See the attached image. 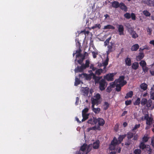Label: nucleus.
<instances>
[{"label": "nucleus", "mask_w": 154, "mask_h": 154, "mask_svg": "<svg viewBox=\"0 0 154 154\" xmlns=\"http://www.w3.org/2000/svg\"><path fill=\"white\" fill-rule=\"evenodd\" d=\"M99 84V88L101 91L104 90L107 85V83L104 79L98 81L97 84Z\"/></svg>", "instance_id": "nucleus-1"}, {"label": "nucleus", "mask_w": 154, "mask_h": 154, "mask_svg": "<svg viewBox=\"0 0 154 154\" xmlns=\"http://www.w3.org/2000/svg\"><path fill=\"white\" fill-rule=\"evenodd\" d=\"M92 105H98L101 102V97H94L91 98Z\"/></svg>", "instance_id": "nucleus-2"}, {"label": "nucleus", "mask_w": 154, "mask_h": 154, "mask_svg": "<svg viewBox=\"0 0 154 154\" xmlns=\"http://www.w3.org/2000/svg\"><path fill=\"white\" fill-rule=\"evenodd\" d=\"M142 120H146V124L149 126L151 125L152 123V119L151 118L149 117V115L148 114H146L144 116H143L142 117Z\"/></svg>", "instance_id": "nucleus-3"}, {"label": "nucleus", "mask_w": 154, "mask_h": 154, "mask_svg": "<svg viewBox=\"0 0 154 154\" xmlns=\"http://www.w3.org/2000/svg\"><path fill=\"white\" fill-rule=\"evenodd\" d=\"M114 73H111L106 74L103 76V79L105 80L106 79L108 81H113L114 76Z\"/></svg>", "instance_id": "nucleus-4"}, {"label": "nucleus", "mask_w": 154, "mask_h": 154, "mask_svg": "<svg viewBox=\"0 0 154 154\" xmlns=\"http://www.w3.org/2000/svg\"><path fill=\"white\" fill-rule=\"evenodd\" d=\"M125 77L123 75L120 76L118 79H117V82L119 84H125V85L127 83V82L124 80Z\"/></svg>", "instance_id": "nucleus-5"}, {"label": "nucleus", "mask_w": 154, "mask_h": 154, "mask_svg": "<svg viewBox=\"0 0 154 154\" xmlns=\"http://www.w3.org/2000/svg\"><path fill=\"white\" fill-rule=\"evenodd\" d=\"M113 43L111 42L109 43V44L107 45V51L106 52V55H108L109 54L112 52L113 51Z\"/></svg>", "instance_id": "nucleus-6"}, {"label": "nucleus", "mask_w": 154, "mask_h": 154, "mask_svg": "<svg viewBox=\"0 0 154 154\" xmlns=\"http://www.w3.org/2000/svg\"><path fill=\"white\" fill-rule=\"evenodd\" d=\"M89 91V88L87 87H82L81 89V93L84 96H88Z\"/></svg>", "instance_id": "nucleus-7"}, {"label": "nucleus", "mask_w": 154, "mask_h": 154, "mask_svg": "<svg viewBox=\"0 0 154 154\" xmlns=\"http://www.w3.org/2000/svg\"><path fill=\"white\" fill-rule=\"evenodd\" d=\"M97 123H98V124L97 126H99L100 127V126H103L105 123L104 120L102 118H99L98 119H96Z\"/></svg>", "instance_id": "nucleus-8"}, {"label": "nucleus", "mask_w": 154, "mask_h": 154, "mask_svg": "<svg viewBox=\"0 0 154 154\" xmlns=\"http://www.w3.org/2000/svg\"><path fill=\"white\" fill-rule=\"evenodd\" d=\"M85 69V67L83 65H81V66H78L75 69V72H82L83 70Z\"/></svg>", "instance_id": "nucleus-9"}, {"label": "nucleus", "mask_w": 154, "mask_h": 154, "mask_svg": "<svg viewBox=\"0 0 154 154\" xmlns=\"http://www.w3.org/2000/svg\"><path fill=\"white\" fill-rule=\"evenodd\" d=\"M144 4H146L149 6L154 7V0H144L143 1Z\"/></svg>", "instance_id": "nucleus-10"}, {"label": "nucleus", "mask_w": 154, "mask_h": 154, "mask_svg": "<svg viewBox=\"0 0 154 154\" xmlns=\"http://www.w3.org/2000/svg\"><path fill=\"white\" fill-rule=\"evenodd\" d=\"M119 8L125 12H126L128 11V8L126 5L123 2L120 3Z\"/></svg>", "instance_id": "nucleus-11"}, {"label": "nucleus", "mask_w": 154, "mask_h": 154, "mask_svg": "<svg viewBox=\"0 0 154 154\" xmlns=\"http://www.w3.org/2000/svg\"><path fill=\"white\" fill-rule=\"evenodd\" d=\"M118 30L119 33V35H124V27L122 25H118Z\"/></svg>", "instance_id": "nucleus-12"}, {"label": "nucleus", "mask_w": 154, "mask_h": 154, "mask_svg": "<svg viewBox=\"0 0 154 154\" xmlns=\"http://www.w3.org/2000/svg\"><path fill=\"white\" fill-rule=\"evenodd\" d=\"M93 78L96 84H97L98 81H100L102 79H103L102 76H97L94 74H93Z\"/></svg>", "instance_id": "nucleus-13"}, {"label": "nucleus", "mask_w": 154, "mask_h": 154, "mask_svg": "<svg viewBox=\"0 0 154 154\" xmlns=\"http://www.w3.org/2000/svg\"><path fill=\"white\" fill-rule=\"evenodd\" d=\"M88 123L91 125H95L97 124L96 118L93 117V118H91L88 121Z\"/></svg>", "instance_id": "nucleus-14"}, {"label": "nucleus", "mask_w": 154, "mask_h": 154, "mask_svg": "<svg viewBox=\"0 0 154 154\" xmlns=\"http://www.w3.org/2000/svg\"><path fill=\"white\" fill-rule=\"evenodd\" d=\"M144 57V54L143 52L140 53L138 56H137L136 59L137 61H139L142 59Z\"/></svg>", "instance_id": "nucleus-15"}, {"label": "nucleus", "mask_w": 154, "mask_h": 154, "mask_svg": "<svg viewBox=\"0 0 154 154\" xmlns=\"http://www.w3.org/2000/svg\"><path fill=\"white\" fill-rule=\"evenodd\" d=\"M139 48V45L136 44L134 45H132L131 48V51H137Z\"/></svg>", "instance_id": "nucleus-16"}, {"label": "nucleus", "mask_w": 154, "mask_h": 154, "mask_svg": "<svg viewBox=\"0 0 154 154\" xmlns=\"http://www.w3.org/2000/svg\"><path fill=\"white\" fill-rule=\"evenodd\" d=\"M112 6L115 8H119L120 3L118 1H114L112 2Z\"/></svg>", "instance_id": "nucleus-17"}, {"label": "nucleus", "mask_w": 154, "mask_h": 154, "mask_svg": "<svg viewBox=\"0 0 154 154\" xmlns=\"http://www.w3.org/2000/svg\"><path fill=\"white\" fill-rule=\"evenodd\" d=\"M124 84H117L116 85V90L117 92L120 91L121 90L122 87L124 86Z\"/></svg>", "instance_id": "nucleus-18"}, {"label": "nucleus", "mask_w": 154, "mask_h": 154, "mask_svg": "<svg viewBox=\"0 0 154 154\" xmlns=\"http://www.w3.org/2000/svg\"><path fill=\"white\" fill-rule=\"evenodd\" d=\"M91 109L96 114H98L100 111V109L99 108H95L94 106L92 105Z\"/></svg>", "instance_id": "nucleus-19"}, {"label": "nucleus", "mask_w": 154, "mask_h": 154, "mask_svg": "<svg viewBox=\"0 0 154 154\" xmlns=\"http://www.w3.org/2000/svg\"><path fill=\"white\" fill-rule=\"evenodd\" d=\"M125 62L126 65L130 66L131 65V60L130 58L127 57L125 59Z\"/></svg>", "instance_id": "nucleus-20"}, {"label": "nucleus", "mask_w": 154, "mask_h": 154, "mask_svg": "<svg viewBox=\"0 0 154 154\" xmlns=\"http://www.w3.org/2000/svg\"><path fill=\"white\" fill-rule=\"evenodd\" d=\"M109 60V55H106V57L105 60L102 63L103 66H104V68H106V66L108 64V63Z\"/></svg>", "instance_id": "nucleus-21"}, {"label": "nucleus", "mask_w": 154, "mask_h": 154, "mask_svg": "<svg viewBox=\"0 0 154 154\" xmlns=\"http://www.w3.org/2000/svg\"><path fill=\"white\" fill-rule=\"evenodd\" d=\"M139 66L138 63L137 62H134L132 63L131 67L133 69L136 70L138 68Z\"/></svg>", "instance_id": "nucleus-22"}, {"label": "nucleus", "mask_w": 154, "mask_h": 154, "mask_svg": "<svg viewBox=\"0 0 154 154\" xmlns=\"http://www.w3.org/2000/svg\"><path fill=\"white\" fill-rule=\"evenodd\" d=\"M115 29V27L111 25H107L106 26H104V27L103 28V29Z\"/></svg>", "instance_id": "nucleus-23"}, {"label": "nucleus", "mask_w": 154, "mask_h": 154, "mask_svg": "<svg viewBox=\"0 0 154 154\" xmlns=\"http://www.w3.org/2000/svg\"><path fill=\"white\" fill-rule=\"evenodd\" d=\"M126 134H125L122 135H120L118 138V143H120L122 141L123 139L126 137Z\"/></svg>", "instance_id": "nucleus-24"}, {"label": "nucleus", "mask_w": 154, "mask_h": 154, "mask_svg": "<svg viewBox=\"0 0 154 154\" xmlns=\"http://www.w3.org/2000/svg\"><path fill=\"white\" fill-rule=\"evenodd\" d=\"M99 141L98 140H97L93 144V148L95 149H98L99 146Z\"/></svg>", "instance_id": "nucleus-25"}, {"label": "nucleus", "mask_w": 154, "mask_h": 154, "mask_svg": "<svg viewBox=\"0 0 154 154\" xmlns=\"http://www.w3.org/2000/svg\"><path fill=\"white\" fill-rule=\"evenodd\" d=\"M81 50L80 48H79L78 50L76 51V57H82L83 56V55L81 53Z\"/></svg>", "instance_id": "nucleus-26"}, {"label": "nucleus", "mask_w": 154, "mask_h": 154, "mask_svg": "<svg viewBox=\"0 0 154 154\" xmlns=\"http://www.w3.org/2000/svg\"><path fill=\"white\" fill-rule=\"evenodd\" d=\"M147 85L145 83H142L140 85V87L141 89L144 91L146 90L147 88Z\"/></svg>", "instance_id": "nucleus-27"}, {"label": "nucleus", "mask_w": 154, "mask_h": 154, "mask_svg": "<svg viewBox=\"0 0 154 154\" xmlns=\"http://www.w3.org/2000/svg\"><path fill=\"white\" fill-rule=\"evenodd\" d=\"M118 143L117 139L115 137L113 140L111 141V144L114 146H116Z\"/></svg>", "instance_id": "nucleus-28"}, {"label": "nucleus", "mask_w": 154, "mask_h": 154, "mask_svg": "<svg viewBox=\"0 0 154 154\" xmlns=\"http://www.w3.org/2000/svg\"><path fill=\"white\" fill-rule=\"evenodd\" d=\"M90 61L88 60H86L85 64H83L82 65L85 67V69L88 67L89 66Z\"/></svg>", "instance_id": "nucleus-29"}, {"label": "nucleus", "mask_w": 154, "mask_h": 154, "mask_svg": "<svg viewBox=\"0 0 154 154\" xmlns=\"http://www.w3.org/2000/svg\"><path fill=\"white\" fill-rule=\"evenodd\" d=\"M103 72V69H102L100 68L96 70L95 73L96 74L100 75Z\"/></svg>", "instance_id": "nucleus-30"}, {"label": "nucleus", "mask_w": 154, "mask_h": 154, "mask_svg": "<svg viewBox=\"0 0 154 154\" xmlns=\"http://www.w3.org/2000/svg\"><path fill=\"white\" fill-rule=\"evenodd\" d=\"M140 148L142 149H143L146 148V145H145L144 143L141 142L140 144Z\"/></svg>", "instance_id": "nucleus-31"}, {"label": "nucleus", "mask_w": 154, "mask_h": 154, "mask_svg": "<svg viewBox=\"0 0 154 154\" xmlns=\"http://www.w3.org/2000/svg\"><path fill=\"white\" fill-rule=\"evenodd\" d=\"M127 135V138L128 139H130L133 136L134 134L133 133L131 132H129L126 134Z\"/></svg>", "instance_id": "nucleus-32"}, {"label": "nucleus", "mask_w": 154, "mask_h": 154, "mask_svg": "<svg viewBox=\"0 0 154 154\" xmlns=\"http://www.w3.org/2000/svg\"><path fill=\"white\" fill-rule=\"evenodd\" d=\"M86 147L87 146L86 145L84 144L83 146H82L80 149V151L83 152H85L86 151Z\"/></svg>", "instance_id": "nucleus-33"}, {"label": "nucleus", "mask_w": 154, "mask_h": 154, "mask_svg": "<svg viewBox=\"0 0 154 154\" xmlns=\"http://www.w3.org/2000/svg\"><path fill=\"white\" fill-rule=\"evenodd\" d=\"M139 64L142 67H143L144 66H146V62L144 60H141L139 63Z\"/></svg>", "instance_id": "nucleus-34"}, {"label": "nucleus", "mask_w": 154, "mask_h": 154, "mask_svg": "<svg viewBox=\"0 0 154 154\" xmlns=\"http://www.w3.org/2000/svg\"><path fill=\"white\" fill-rule=\"evenodd\" d=\"M143 14L146 17H149L150 16V13L147 10H144L143 11Z\"/></svg>", "instance_id": "nucleus-35"}, {"label": "nucleus", "mask_w": 154, "mask_h": 154, "mask_svg": "<svg viewBox=\"0 0 154 154\" xmlns=\"http://www.w3.org/2000/svg\"><path fill=\"white\" fill-rule=\"evenodd\" d=\"M131 35H132V37L134 39L137 38L138 37V35L137 34L135 31L133 32Z\"/></svg>", "instance_id": "nucleus-36"}, {"label": "nucleus", "mask_w": 154, "mask_h": 154, "mask_svg": "<svg viewBox=\"0 0 154 154\" xmlns=\"http://www.w3.org/2000/svg\"><path fill=\"white\" fill-rule=\"evenodd\" d=\"M152 101L151 100H148L147 101V102L146 103V106L147 107H150L152 105Z\"/></svg>", "instance_id": "nucleus-37"}, {"label": "nucleus", "mask_w": 154, "mask_h": 154, "mask_svg": "<svg viewBox=\"0 0 154 154\" xmlns=\"http://www.w3.org/2000/svg\"><path fill=\"white\" fill-rule=\"evenodd\" d=\"M147 100L146 99L143 98L141 100V103L142 106H144L146 105V103L147 102Z\"/></svg>", "instance_id": "nucleus-38"}, {"label": "nucleus", "mask_w": 154, "mask_h": 154, "mask_svg": "<svg viewBox=\"0 0 154 154\" xmlns=\"http://www.w3.org/2000/svg\"><path fill=\"white\" fill-rule=\"evenodd\" d=\"M80 81L79 79L76 78L75 82V85L77 86L80 84Z\"/></svg>", "instance_id": "nucleus-39"}, {"label": "nucleus", "mask_w": 154, "mask_h": 154, "mask_svg": "<svg viewBox=\"0 0 154 154\" xmlns=\"http://www.w3.org/2000/svg\"><path fill=\"white\" fill-rule=\"evenodd\" d=\"M92 130H100L101 129L100 127H99V126H97V125H95L94 126L91 127Z\"/></svg>", "instance_id": "nucleus-40"}, {"label": "nucleus", "mask_w": 154, "mask_h": 154, "mask_svg": "<svg viewBox=\"0 0 154 154\" xmlns=\"http://www.w3.org/2000/svg\"><path fill=\"white\" fill-rule=\"evenodd\" d=\"M101 26L99 24H95L94 26L91 27V29H94L96 28H98L99 29L101 28Z\"/></svg>", "instance_id": "nucleus-41"}, {"label": "nucleus", "mask_w": 154, "mask_h": 154, "mask_svg": "<svg viewBox=\"0 0 154 154\" xmlns=\"http://www.w3.org/2000/svg\"><path fill=\"white\" fill-rule=\"evenodd\" d=\"M91 149V148H90L89 146H88L86 147V151L85 152H82V154H87V153L89 152Z\"/></svg>", "instance_id": "nucleus-42"}, {"label": "nucleus", "mask_w": 154, "mask_h": 154, "mask_svg": "<svg viewBox=\"0 0 154 154\" xmlns=\"http://www.w3.org/2000/svg\"><path fill=\"white\" fill-rule=\"evenodd\" d=\"M140 103V98H138L135 102L134 103L135 105H138Z\"/></svg>", "instance_id": "nucleus-43"}, {"label": "nucleus", "mask_w": 154, "mask_h": 154, "mask_svg": "<svg viewBox=\"0 0 154 154\" xmlns=\"http://www.w3.org/2000/svg\"><path fill=\"white\" fill-rule=\"evenodd\" d=\"M131 143V140L130 139H128L126 141L125 145L126 146H128Z\"/></svg>", "instance_id": "nucleus-44"}, {"label": "nucleus", "mask_w": 154, "mask_h": 154, "mask_svg": "<svg viewBox=\"0 0 154 154\" xmlns=\"http://www.w3.org/2000/svg\"><path fill=\"white\" fill-rule=\"evenodd\" d=\"M104 109L105 110L107 109L109 107V104L107 102H105L103 105Z\"/></svg>", "instance_id": "nucleus-45"}, {"label": "nucleus", "mask_w": 154, "mask_h": 154, "mask_svg": "<svg viewBox=\"0 0 154 154\" xmlns=\"http://www.w3.org/2000/svg\"><path fill=\"white\" fill-rule=\"evenodd\" d=\"M81 59L79 60H78V63L80 65H82V63L83 62V60L85 59V57H81Z\"/></svg>", "instance_id": "nucleus-46"}, {"label": "nucleus", "mask_w": 154, "mask_h": 154, "mask_svg": "<svg viewBox=\"0 0 154 154\" xmlns=\"http://www.w3.org/2000/svg\"><path fill=\"white\" fill-rule=\"evenodd\" d=\"M124 17L127 19H129L131 18V15L130 13H127L124 15Z\"/></svg>", "instance_id": "nucleus-47"}, {"label": "nucleus", "mask_w": 154, "mask_h": 154, "mask_svg": "<svg viewBox=\"0 0 154 154\" xmlns=\"http://www.w3.org/2000/svg\"><path fill=\"white\" fill-rule=\"evenodd\" d=\"M148 137L146 136H144L143 137L142 139V142L144 143L147 142L148 140Z\"/></svg>", "instance_id": "nucleus-48"}, {"label": "nucleus", "mask_w": 154, "mask_h": 154, "mask_svg": "<svg viewBox=\"0 0 154 154\" xmlns=\"http://www.w3.org/2000/svg\"><path fill=\"white\" fill-rule=\"evenodd\" d=\"M141 151L140 149H135L134 151V153L135 154H140Z\"/></svg>", "instance_id": "nucleus-49"}, {"label": "nucleus", "mask_w": 154, "mask_h": 154, "mask_svg": "<svg viewBox=\"0 0 154 154\" xmlns=\"http://www.w3.org/2000/svg\"><path fill=\"white\" fill-rule=\"evenodd\" d=\"M142 68L143 71L144 72V73L147 72L149 70L148 68L146 67V66L142 67Z\"/></svg>", "instance_id": "nucleus-50"}, {"label": "nucleus", "mask_w": 154, "mask_h": 154, "mask_svg": "<svg viewBox=\"0 0 154 154\" xmlns=\"http://www.w3.org/2000/svg\"><path fill=\"white\" fill-rule=\"evenodd\" d=\"M147 32H148L149 33L148 34L149 35H151L152 29L151 28L148 27L147 29Z\"/></svg>", "instance_id": "nucleus-51"}, {"label": "nucleus", "mask_w": 154, "mask_h": 154, "mask_svg": "<svg viewBox=\"0 0 154 154\" xmlns=\"http://www.w3.org/2000/svg\"><path fill=\"white\" fill-rule=\"evenodd\" d=\"M131 17L132 19L133 20H136V16L134 13H131Z\"/></svg>", "instance_id": "nucleus-52"}, {"label": "nucleus", "mask_w": 154, "mask_h": 154, "mask_svg": "<svg viewBox=\"0 0 154 154\" xmlns=\"http://www.w3.org/2000/svg\"><path fill=\"white\" fill-rule=\"evenodd\" d=\"M133 95V92L131 91L126 94V96H132Z\"/></svg>", "instance_id": "nucleus-53"}, {"label": "nucleus", "mask_w": 154, "mask_h": 154, "mask_svg": "<svg viewBox=\"0 0 154 154\" xmlns=\"http://www.w3.org/2000/svg\"><path fill=\"white\" fill-rule=\"evenodd\" d=\"M90 68L92 69V70L94 71L96 69V68L94 66V65L91 64L90 66Z\"/></svg>", "instance_id": "nucleus-54"}, {"label": "nucleus", "mask_w": 154, "mask_h": 154, "mask_svg": "<svg viewBox=\"0 0 154 154\" xmlns=\"http://www.w3.org/2000/svg\"><path fill=\"white\" fill-rule=\"evenodd\" d=\"M88 109L86 108H85L82 111V114H86V113L88 112Z\"/></svg>", "instance_id": "nucleus-55"}, {"label": "nucleus", "mask_w": 154, "mask_h": 154, "mask_svg": "<svg viewBox=\"0 0 154 154\" xmlns=\"http://www.w3.org/2000/svg\"><path fill=\"white\" fill-rule=\"evenodd\" d=\"M140 126V124L136 125L132 129L133 131H134V130L136 129L137 128H139Z\"/></svg>", "instance_id": "nucleus-56"}, {"label": "nucleus", "mask_w": 154, "mask_h": 154, "mask_svg": "<svg viewBox=\"0 0 154 154\" xmlns=\"http://www.w3.org/2000/svg\"><path fill=\"white\" fill-rule=\"evenodd\" d=\"M92 54L94 58H95L97 57V55L98 54V53L93 51L92 52Z\"/></svg>", "instance_id": "nucleus-57"}, {"label": "nucleus", "mask_w": 154, "mask_h": 154, "mask_svg": "<svg viewBox=\"0 0 154 154\" xmlns=\"http://www.w3.org/2000/svg\"><path fill=\"white\" fill-rule=\"evenodd\" d=\"M146 149L148 151V153L150 154L152 152V149L150 148L149 146H148L147 147H146Z\"/></svg>", "instance_id": "nucleus-58"}, {"label": "nucleus", "mask_w": 154, "mask_h": 154, "mask_svg": "<svg viewBox=\"0 0 154 154\" xmlns=\"http://www.w3.org/2000/svg\"><path fill=\"white\" fill-rule=\"evenodd\" d=\"M134 29L132 28H131L129 29L128 32L130 33V34H131L133 32H134Z\"/></svg>", "instance_id": "nucleus-59"}, {"label": "nucleus", "mask_w": 154, "mask_h": 154, "mask_svg": "<svg viewBox=\"0 0 154 154\" xmlns=\"http://www.w3.org/2000/svg\"><path fill=\"white\" fill-rule=\"evenodd\" d=\"M89 114H82V117H84V118L86 119H87L88 118Z\"/></svg>", "instance_id": "nucleus-60"}, {"label": "nucleus", "mask_w": 154, "mask_h": 154, "mask_svg": "<svg viewBox=\"0 0 154 154\" xmlns=\"http://www.w3.org/2000/svg\"><path fill=\"white\" fill-rule=\"evenodd\" d=\"M116 146H114L111 144L109 147L110 149L111 150H114L115 149V147Z\"/></svg>", "instance_id": "nucleus-61"}, {"label": "nucleus", "mask_w": 154, "mask_h": 154, "mask_svg": "<svg viewBox=\"0 0 154 154\" xmlns=\"http://www.w3.org/2000/svg\"><path fill=\"white\" fill-rule=\"evenodd\" d=\"M131 103V100H127L125 101V103L126 105H128L130 104Z\"/></svg>", "instance_id": "nucleus-62"}, {"label": "nucleus", "mask_w": 154, "mask_h": 154, "mask_svg": "<svg viewBox=\"0 0 154 154\" xmlns=\"http://www.w3.org/2000/svg\"><path fill=\"white\" fill-rule=\"evenodd\" d=\"M109 42L107 40H106L104 42V45L105 46L108 45L109 44Z\"/></svg>", "instance_id": "nucleus-63"}, {"label": "nucleus", "mask_w": 154, "mask_h": 154, "mask_svg": "<svg viewBox=\"0 0 154 154\" xmlns=\"http://www.w3.org/2000/svg\"><path fill=\"white\" fill-rule=\"evenodd\" d=\"M151 140V144L152 146L154 147V137L152 138Z\"/></svg>", "instance_id": "nucleus-64"}]
</instances>
